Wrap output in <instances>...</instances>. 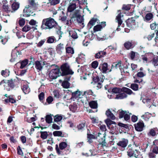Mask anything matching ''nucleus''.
Wrapping results in <instances>:
<instances>
[{
  "label": "nucleus",
  "mask_w": 158,
  "mask_h": 158,
  "mask_svg": "<svg viewBox=\"0 0 158 158\" xmlns=\"http://www.w3.org/2000/svg\"><path fill=\"white\" fill-rule=\"evenodd\" d=\"M57 25V23L53 19L49 18L43 19L41 27L44 29H51L56 26Z\"/></svg>",
  "instance_id": "1"
},
{
  "label": "nucleus",
  "mask_w": 158,
  "mask_h": 158,
  "mask_svg": "<svg viewBox=\"0 0 158 158\" xmlns=\"http://www.w3.org/2000/svg\"><path fill=\"white\" fill-rule=\"evenodd\" d=\"M60 69L61 71V75L62 76L73 75L74 73V72L70 68V66L67 63L63 64L61 66Z\"/></svg>",
  "instance_id": "2"
},
{
  "label": "nucleus",
  "mask_w": 158,
  "mask_h": 158,
  "mask_svg": "<svg viewBox=\"0 0 158 158\" xmlns=\"http://www.w3.org/2000/svg\"><path fill=\"white\" fill-rule=\"evenodd\" d=\"M105 122L109 129H110V127L111 128L110 130L112 131H110V133L112 134H114L117 129L115 123L109 119H106L105 120Z\"/></svg>",
  "instance_id": "3"
},
{
  "label": "nucleus",
  "mask_w": 158,
  "mask_h": 158,
  "mask_svg": "<svg viewBox=\"0 0 158 158\" xmlns=\"http://www.w3.org/2000/svg\"><path fill=\"white\" fill-rule=\"evenodd\" d=\"M67 144L65 142H62L60 143L59 145V148L57 144L56 145V153L58 155H63L64 154L62 150L66 148L67 146Z\"/></svg>",
  "instance_id": "4"
},
{
  "label": "nucleus",
  "mask_w": 158,
  "mask_h": 158,
  "mask_svg": "<svg viewBox=\"0 0 158 158\" xmlns=\"http://www.w3.org/2000/svg\"><path fill=\"white\" fill-rule=\"evenodd\" d=\"M61 73L59 68L52 69L49 74V77L51 80L56 79L59 76V73Z\"/></svg>",
  "instance_id": "5"
},
{
  "label": "nucleus",
  "mask_w": 158,
  "mask_h": 158,
  "mask_svg": "<svg viewBox=\"0 0 158 158\" xmlns=\"http://www.w3.org/2000/svg\"><path fill=\"white\" fill-rule=\"evenodd\" d=\"M105 137V132H102L101 133H98V135L94 133L93 134L90 133V132L87 133V138H95L99 137L100 138H103Z\"/></svg>",
  "instance_id": "6"
},
{
  "label": "nucleus",
  "mask_w": 158,
  "mask_h": 158,
  "mask_svg": "<svg viewBox=\"0 0 158 158\" xmlns=\"http://www.w3.org/2000/svg\"><path fill=\"white\" fill-rule=\"evenodd\" d=\"M34 8L30 6V5L26 6L23 10V15L26 17H29L31 15L32 13V10Z\"/></svg>",
  "instance_id": "7"
},
{
  "label": "nucleus",
  "mask_w": 158,
  "mask_h": 158,
  "mask_svg": "<svg viewBox=\"0 0 158 158\" xmlns=\"http://www.w3.org/2000/svg\"><path fill=\"white\" fill-rule=\"evenodd\" d=\"M45 61H39L36 60L35 62V64L36 69L38 71L42 70L43 66L45 64Z\"/></svg>",
  "instance_id": "8"
},
{
  "label": "nucleus",
  "mask_w": 158,
  "mask_h": 158,
  "mask_svg": "<svg viewBox=\"0 0 158 158\" xmlns=\"http://www.w3.org/2000/svg\"><path fill=\"white\" fill-rule=\"evenodd\" d=\"M123 15L122 14L120 13H119L117 16L116 17V22L118 23V28L116 29V30L117 31H119L120 30V29L119 28L123 23Z\"/></svg>",
  "instance_id": "9"
},
{
  "label": "nucleus",
  "mask_w": 158,
  "mask_h": 158,
  "mask_svg": "<svg viewBox=\"0 0 158 158\" xmlns=\"http://www.w3.org/2000/svg\"><path fill=\"white\" fill-rule=\"evenodd\" d=\"M20 54L19 52L15 49L13 50L12 52L10 61L13 62L15 61L18 57V55Z\"/></svg>",
  "instance_id": "10"
},
{
  "label": "nucleus",
  "mask_w": 158,
  "mask_h": 158,
  "mask_svg": "<svg viewBox=\"0 0 158 158\" xmlns=\"http://www.w3.org/2000/svg\"><path fill=\"white\" fill-rule=\"evenodd\" d=\"M124 46L126 49L129 50L135 47V45L132 41H128L124 43Z\"/></svg>",
  "instance_id": "11"
},
{
  "label": "nucleus",
  "mask_w": 158,
  "mask_h": 158,
  "mask_svg": "<svg viewBox=\"0 0 158 158\" xmlns=\"http://www.w3.org/2000/svg\"><path fill=\"white\" fill-rule=\"evenodd\" d=\"M134 126L135 129L136 131H141L143 130L144 124L142 121H139L136 124H135Z\"/></svg>",
  "instance_id": "12"
},
{
  "label": "nucleus",
  "mask_w": 158,
  "mask_h": 158,
  "mask_svg": "<svg viewBox=\"0 0 158 158\" xmlns=\"http://www.w3.org/2000/svg\"><path fill=\"white\" fill-rule=\"evenodd\" d=\"M76 1L73 0L70 3L68 8V11L69 12H71L73 11L76 8Z\"/></svg>",
  "instance_id": "13"
},
{
  "label": "nucleus",
  "mask_w": 158,
  "mask_h": 158,
  "mask_svg": "<svg viewBox=\"0 0 158 158\" xmlns=\"http://www.w3.org/2000/svg\"><path fill=\"white\" fill-rule=\"evenodd\" d=\"M64 44L61 43L58 44L56 48V50L57 52L59 54H61L64 50Z\"/></svg>",
  "instance_id": "14"
},
{
  "label": "nucleus",
  "mask_w": 158,
  "mask_h": 158,
  "mask_svg": "<svg viewBox=\"0 0 158 158\" xmlns=\"http://www.w3.org/2000/svg\"><path fill=\"white\" fill-rule=\"evenodd\" d=\"M99 69L103 73H106L108 69V64L106 63H104L100 65Z\"/></svg>",
  "instance_id": "15"
},
{
  "label": "nucleus",
  "mask_w": 158,
  "mask_h": 158,
  "mask_svg": "<svg viewBox=\"0 0 158 158\" xmlns=\"http://www.w3.org/2000/svg\"><path fill=\"white\" fill-rule=\"evenodd\" d=\"M106 54V52L105 50L102 51H99L95 54L94 57L96 59H100L104 57Z\"/></svg>",
  "instance_id": "16"
},
{
  "label": "nucleus",
  "mask_w": 158,
  "mask_h": 158,
  "mask_svg": "<svg viewBox=\"0 0 158 158\" xmlns=\"http://www.w3.org/2000/svg\"><path fill=\"white\" fill-rule=\"evenodd\" d=\"M135 18L132 17L128 19L126 21L127 25L128 27H130L132 25H135Z\"/></svg>",
  "instance_id": "17"
},
{
  "label": "nucleus",
  "mask_w": 158,
  "mask_h": 158,
  "mask_svg": "<svg viewBox=\"0 0 158 158\" xmlns=\"http://www.w3.org/2000/svg\"><path fill=\"white\" fill-rule=\"evenodd\" d=\"M90 107L92 109H96L98 107L97 101H91L89 102Z\"/></svg>",
  "instance_id": "18"
},
{
  "label": "nucleus",
  "mask_w": 158,
  "mask_h": 158,
  "mask_svg": "<svg viewBox=\"0 0 158 158\" xmlns=\"http://www.w3.org/2000/svg\"><path fill=\"white\" fill-rule=\"evenodd\" d=\"M124 140L120 141L117 143V145L123 148H125L127 145L128 141L127 139H123Z\"/></svg>",
  "instance_id": "19"
},
{
  "label": "nucleus",
  "mask_w": 158,
  "mask_h": 158,
  "mask_svg": "<svg viewBox=\"0 0 158 158\" xmlns=\"http://www.w3.org/2000/svg\"><path fill=\"white\" fill-rule=\"evenodd\" d=\"M77 107L78 105L75 102L70 105L69 106L70 110L73 112H75L77 111Z\"/></svg>",
  "instance_id": "20"
},
{
  "label": "nucleus",
  "mask_w": 158,
  "mask_h": 158,
  "mask_svg": "<svg viewBox=\"0 0 158 158\" xmlns=\"http://www.w3.org/2000/svg\"><path fill=\"white\" fill-rule=\"evenodd\" d=\"M28 5L34 9L38 5L37 2L35 0H28Z\"/></svg>",
  "instance_id": "21"
},
{
  "label": "nucleus",
  "mask_w": 158,
  "mask_h": 158,
  "mask_svg": "<svg viewBox=\"0 0 158 158\" xmlns=\"http://www.w3.org/2000/svg\"><path fill=\"white\" fill-rule=\"evenodd\" d=\"M106 114L108 117L110 118L112 120H114L115 117L113 114L110 111L109 109H108L106 112Z\"/></svg>",
  "instance_id": "22"
},
{
  "label": "nucleus",
  "mask_w": 158,
  "mask_h": 158,
  "mask_svg": "<svg viewBox=\"0 0 158 158\" xmlns=\"http://www.w3.org/2000/svg\"><path fill=\"white\" fill-rule=\"evenodd\" d=\"M77 18V20L78 21V19H80L81 18V16L80 15L79 13V10H76L74 12V13L73 15V16L71 17L72 19H73L74 18Z\"/></svg>",
  "instance_id": "23"
},
{
  "label": "nucleus",
  "mask_w": 158,
  "mask_h": 158,
  "mask_svg": "<svg viewBox=\"0 0 158 158\" xmlns=\"http://www.w3.org/2000/svg\"><path fill=\"white\" fill-rule=\"evenodd\" d=\"M82 93L80 91H76L72 93V95L75 98H81Z\"/></svg>",
  "instance_id": "24"
},
{
  "label": "nucleus",
  "mask_w": 158,
  "mask_h": 158,
  "mask_svg": "<svg viewBox=\"0 0 158 158\" xmlns=\"http://www.w3.org/2000/svg\"><path fill=\"white\" fill-rule=\"evenodd\" d=\"M31 28L33 29V30L36 29V28L35 27H31V26H30L28 25H26L22 28V31H23L26 32H27L28 31H29L30 30H31Z\"/></svg>",
  "instance_id": "25"
},
{
  "label": "nucleus",
  "mask_w": 158,
  "mask_h": 158,
  "mask_svg": "<svg viewBox=\"0 0 158 158\" xmlns=\"http://www.w3.org/2000/svg\"><path fill=\"white\" fill-rule=\"evenodd\" d=\"M69 35L73 39H76L78 38V36L77 33L74 30L69 31Z\"/></svg>",
  "instance_id": "26"
},
{
  "label": "nucleus",
  "mask_w": 158,
  "mask_h": 158,
  "mask_svg": "<svg viewBox=\"0 0 158 158\" xmlns=\"http://www.w3.org/2000/svg\"><path fill=\"white\" fill-rule=\"evenodd\" d=\"M19 7V3L18 2L13 3L11 5V8L14 11L17 10Z\"/></svg>",
  "instance_id": "27"
},
{
  "label": "nucleus",
  "mask_w": 158,
  "mask_h": 158,
  "mask_svg": "<svg viewBox=\"0 0 158 158\" xmlns=\"http://www.w3.org/2000/svg\"><path fill=\"white\" fill-rule=\"evenodd\" d=\"M65 50L67 53L70 54L74 53V50L73 48L71 47H66Z\"/></svg>",
  "instance_id": "28"
},
{
  "label": "nucleus",
  "mask_w": 158,
  "mask_h": 158,
  "mask_svg": "<svg viewBox=\"0 0 158 158\" xmlns=\"http://www.w3.org/2000/svg\"><path fill=\"white\" fill-rule=\"evenodd\" d=\"M23 91L25 94H28L30 92V89L27 85H23L22 88Z\"/></svg>",
  "instance_id": "29"
},
{
  "label": "nucleus",
  "mask_w": 158,
  "mask_h": 158,
  "mask_svg": "<svg viewBox=\"0 0 158 158\" xmlns=\"http://www.w3.org/2000/svg\"><path fill=\"white\" fill-rule=\"evenodd\" d=\"M93 80L95 83L100 82H103L104 81V80L102 78H101V77H100L98 76L94 77L93 78Z\"/></svg>",
  "instance_id": "30"
},
{
  "label": "nucleus",
  "mask_w": 158,
  "mask_h": 158,
  "mask_svg": "<svg viewBox=\"0 0 158 158\" xmlns=\"http://www.w3.org/2000/svg\"><path fill=\"white\" fill-rule=\"evenodd\" d=\"M14 80L11 79L8 80L7 82V84L8 86L10 87L11 89H13L15 86V85L14 84Z\"/></svg>",
  "instance_id": "31"
},
{
  "label": "nucleus",
  "mask_w": 158,
  "mask_h": 158,
  "mask_svg": "<svg viewBox=\"0 0 158 158\" xmlns=\"http://www.w3.org/2000/svg\"><path fill=\"white\" fill-rule=\"evenodd\" d=\"M121 60H119L117 62H116L114 63L112 65L113 66H114V67L116 68H119L121 70V73L122 74L123 72L122 71V70L121 69Z\"/></svg>",
  "instance_id": "32"
},
{
  "label": "nucleus",
  "mask_w": 158,
  "mask_h": 158,
  "mask_svg": "<svg viewBox=\"0 0 158 158\" xmlns=\"http://www.w3.org/2000/svg\"><path fill=\"white\" fill-rule=\"evenodd\" d=\"M127 96V94L125 93H123L117 95L116 98L118 99H123L126 98Z\"/></svg>",
  "instance_id": "33"
},
{
  "label": "nucleus",
  "mask_w": 158,
  "mask_h": 158,
  "mask_svg": "<svg viewBox=\"0 0 158 158\" xmlns=\"http://www.w3.org/2000/svg\"><path fill=\"white\" fill-rule=\"evenodd\" d=\"M56 39L55 37L53 36H50L47 38V43L49 44L52 43L55 41Z\"/></svg>",
  "instance_id": "34"
},
{
  "label": "nucleus",
  "mask_w": 158,
  "mask_h": 158,
  "mask_svg": "<svg viewBox=\"0 0 158 158\" xmlns=\"http://www.w3.org/2000/svg\"><path fill=\"white\" fill-rule=\"evenodd\" d=\"M123 90L124 93L129 95H131L133 93V92L131 89L126 87L123 88Z\"/></svg>",
  "instance_id": "35"
},
{
  "label": "nucleus",
  "mask_w": 158,
  "mask_h": 158,
  "mask_svg": "<svg viewBox=\"0 0 158 158\" xmlns=\"http://www.w3.org/2000/svg\"><path fill=\"white\" fill-rule=\"evenodd\" d=\"M54 121L55 122H58L60 121L62 119V117L58 114L55 116L54 117Z\"/></svg>",
  "instance_id": "36"
},
{
  "label": "nucleus",
  "mask_w": 158,
  "mask_h": 158,
  "mask_svg": "<svg viewBox=\"0 0 158 158\" xmlns=\"http://www.w3.org/2000/svg\"><path fill=\"white\" fill-rule=\"evenodd\" d=\"M9 71L7 69L5 70H2L1 71L2 75L4 77H6L8 76L9 75Z\"/></svg>",
  "instance_id": "37"
},
{
  "label": "nucleus",
  "mask_w": 158,
  "mask_h": 158,
  "mask_svg": "<svg viewBox=\"0 0 158 158\" xmlns=\"http://www.w3.org/2000/svg\"><path fill=\"white\" fill-rule=\"evenodd\" d=\"M62 85L63 88L66 89L68 88L70 86L69 83L66 81H63Z\"/></svg>",
  "instance_id": "38"
},
{
  "label": "nucleus",
  "mask_w": 158,
  "mask_h": 158,
  "mask_svg": "<svg viewBox=\"0 0 158 158\" xmlns=\"http://www.w3.org/2000/svg\"><path fill=\"white\" fill-rule=\"evenodd\" d=\"M52 118L50 115H48L46 117L45 120L47 123H50L52 122Z\"/></svg>",
  "instance_id": "39"
},
{
  "label": "nucleus",
  "mask_w": 158,
  "mask_h": 158,
  "mask_svg": "<svg viewBox=\"0 0 158 158\" xmlns=\"http://www.w3.org/2000/svg\"><path fill=\"white\" fill-rule=\"evenodd\" d=\"M153 17V15L151 13H148L145 16V19L147 21H149Z\"/></svg>",
  "instance_id": "40"
},
{
  "label": "nucleus",
  "mask_w": 158,
  "mask_h": 158,
  "mask_svg": "<svg viewBox=\"0 0 158 158\" xmlns=\"http://www.w3.org/2000/svg\"><path fill=\"white\" fill-rule=\"evenodd\" d=\"M46 41V39L41 40L37 44V47H41L44 44Z\"/></svg>",
  "instance_id": "41"
},
{
  "label": "nucleus",
  "mask_w": 158,
  "mask_h": 158,
  "mask_svg": "<svg viewBox=\"0 0 158 158\" xmlns=\"http://www.w3.org/2000/svg\"><path fill=\"white\" fill-rule=\"evenodd\" d=\"M97 21V19L93 18L89 21L88 24V25L89 26V25H91L90 27H91L92 26H93L95 24V23Z\"/></svg>",
  "instance_id": "42"
},
{
  "label": "nucleus",
  "mask_w": 158,
  "mask_h": 158,
  "mask_svg": "<svg viewBox=\"0 0 158 158\" xmlns=\"http://www.w3.org/2000/svg\"><path fill=\"white\" fill-rule=\"evenodd\" d=\"M53 135L54 136H63L62 132L59 131H55L53 132Z\"/></svg>",
  "instance_id": "43"
},
{
  "label": "nucleus",
  "mask_w": 158,
  "mask_h": 158,
  "mask_svg": "<svg viewBox=\"0 0 158 158\" xmlns=\"http://www.w3.org/2000/svg\"><path fill=\"white\" fill-rule=\"evenodd\" d=\"M0 40L2 43L4 44L7 41L8 39L6 37L1 36H0Z\"/></svg>",
  "instance_id": "44"
},
{
  "label": "nucleus",
  "mask_w": 158,
  "mask_h": 158,
  "mask_svg": "<svg viewBox=\"0 0 158 158\" xmlns=\"http://www.w3.org/2000/svg\"><path fill=\"white\" fill-rule=\"evenodd\" d=\"M127 113L126 111H119V118H122L124 117V115Z\"/></svg>",
  "instance_id": "45"
},
{
  "label": "nucleus",
  "mask_w": 158,
  "mask_h": 158,
  "mask_svg": "<svg viewBox=\"0 0 158 158\" xmlns=\"http://www.w3.org/2000/svg\"><path fill=\"white\" fill-rule=\"evenodd\" d=\"M102 28V27L101 25H97L94 27V31H100Z\"/></svg>",
  "instance_id": "46"
},
{
  "label": "nucleus",
  "mask_w": 158,
  "mask_h": 158,
  "mask_svg": "<svg viewBox=\"0 0 158 158\" xmlns=\"http://www.w3.org/2000/svg\"><path fill=\"white\" fill-rule=\"evenodd\" d=\"M21 64V68L22 69L25 67L28 63L27 60L26 59L20 62Z\"/></svg>",
  "instance_id": "47"
},
{
  "label": "nucleus",
  "mask_w": 158,
  "mask_h": 158,
  "mask_svg": "<svg viewBox=\"0 0 158 158\" xmlns=\"http://www.w3.org/2000/svg\"><path fill=\"white\" fill-rule=\"evenodd\" d=\"M130 87L133 90L136 91L138 89V85L136 84H132L131 85Z\"/></svg>",
  "instance_id": "48"
},
{
  "label": "nucleus",
  "mask_w": 158,
  "mask_h": 158,
  "mask_svg": "<svg viewBox=\"0 0 158 158\" xmlns=\"http://www.w3.org/2000/svg\"><path fill=\"white\" fill-rule=\"evenodd\" d=\"M102 140V142H99L100 144H101L103 147H107L108 146V144L106 141L105 139H101Z\"/></svg>",
  "instance_id": "49"
},
{
  "label": "nucleus",
  "mask_w": 158,
  "mask_h": 158,
  "mask_svg": "<svg viewBox=\"0 0 158 158\" xmlns=\"http://www.w3.org/2000/svg\"><path fill=\"white\" fill-rule=\"evenodd\" d=\"M3 10L6 12H10V9L9 6L8 5H4L2 6Z\"/></svg>",
  "instance_id": "50"
},
{
  "label": "nucleus",
  "mask_w": 158,
  "mask_h": 158,
  "mask_svg": "<svg viewBox=\"0 0 158 158\" xmlns=\"http://www.w3.org/2000/svg\"><path fill=\"white\" fill-rule=\"evenodd\" d=\"M98 65V63L97 61H94L92 62L91 64L92 67L94 69H96Z\"/></svg>",
  "instance_id": "51"
},
{
  "label": "nucleus",
  "mask_w": 158,
  "mask_h": 158,
  "mask_svg": "<svg viewBox=\"0 0 158 158\" xmlns=\"http://www.w3.org/2000/svg\"><path fill=\"white\" fill-rule=\"evenodd\" d=\"M53 94L54 97L56 98H58L60 97L59 91L57 90H55L53 92Z\"/></svg>",
  "instance_id": "52"
},
{
  "label": "nucleus",
  "mask_w": 158,
  "mask_h": 158,
  "mask_svg": "<svg viewBox=\"0 0 158 158\" xmlns=\"http://www.w3.org/2000/svg\"><path fill=\"white\" fill-rule=\"evenodd\" d=\"M102 82H100L95 84V85L97 89H98L102 87Z\"/></svg>",
  "instance_id": "53"
},
{
  "label": "nucleus",
  "mask_w": 158,
  "mask_h": 158,
  "mask_svg": "<svg viewBox=\"0 0 158 158\" xmlns=\"http://www.w3.org/2000/svg\"><path fill=\"white\" fill-rule=\"evenodd\" d=\"M131 5H124L122 7V9L125 10H129L131 9Z\"/></svg>",
  "instance_id": "54"
},
{
  "label": "nucleus",
  "mask_w": 158,
  "mask_h": 158,
  "mask_svg": "<svg viewBox=\"0 0 158 158\" xmlns=\"http://www.w3.org/2000/svg\"><path fill=\"white\" fill-rule=\"evenodd\" d=\"M153 64L155 66L158 65V56L155 57L153 61Z\"/></svg>",
  "instance_id": "55"
},
{
  "label": "nucleus",
  "mask_w": 158,
  "mask_h": 158,
  "mask_svg": "<svg viewBox=\"0 0 158 158\" xmlns=\"http://www.w3.org/2000/svg\"><path fill=\"white\" fill-rule=\"evenodd\" d=\"M134 153V152L132 150V149H129L127 151V155L130 156H132Z\"/></svg>",
  "instance_id": "56"
},
{
  "label": "nucleus",
  "mask_w": 158,
  "mask_h": 158,
  "mask_svg": "<svg viewBox=\"0 0 158 158\" xmlns=\"http://www.w3.org/2000/svg\"><path fill=\"white\" fill-rule=\"evenodd\" d=\"M60 0H51L50 3L51 5H55L59 3Z\"/></svg>",
  "instance_id": "57"
},
{
  "label": "nucleus",
  "mask_w": 158,
  "mask_h": 158,
  "mask_svg": "<svg viewBox=\"0 0 158 158\" xmlns=\"http://www.w3.org/2000/svg\"><path fill=\"white\" fill-rule=\"evenodd\" d=\"M48 133L46 132H42L41 133V138H46L48 136Z\"/></svg>",
  "instance_id": "58"
},
{
  "label": "nucleus",
  "mask_w": 158,
  "mask_h": 158,
  "mask_svg": "<svg viewBox=\"0 0 158 158\" xmlns=\"http://www.w3.org/2000/svg\"><path fill=\"white\" fill-rule=\"evenodd\" d=\"M137 140H133L134 143L136 147H138L139 145L141 142L139 140V139H136Z\"/></svg>",
  "instance_id": "59"
},
{
  "label": "nucleus",
  "mask_w": 158,
  "mask_h": 158,
  "mask_svg": "<svg viewBox=\"0 0 158 158\" xmlns=\"http://www.w3.org/2000/svg\"><path fill=\"white\" fill-rule=\"evenodd\" d=\"M84 94L85 95H93V92L91 90H88L84 92Z\"/></svg>",
  "instance_id": "60"
},
{
  "label": "nucleus",
  "mask_w": 158,
  "mask_h": 158,
  "mask_svg": "<svg viewBox=\"0 0 158 158\" xmlns=\"http://www.w3.org/2000/svg\"><path fill=\"white\" fill-rule=\"evenodd\" d=\"M53 100V98L51 96H49L46 99V101L49 104H51Z\"/></svg>",
  "instance_id": "61"
},
{
  "label": "nucleus",
  "mask_w": 158,
  "mask_h": 158,
  "mask_svg": "<svg viewBox=\"0 0 158 158\" xmlns=\"http://www.w3.org/2000/svg\"><path fill=\"white\" fill-rule=\"evenodd\" d=\"M136 53L133 51H131L130 54V58L132 60H133L135 56Z\"/></svg>",
  "instance_id": "62"
},
{
  "label": "nucleus",
  "mask_w": 158,
  "mask_h": 158,
  "mask_svg": "<svg viewBox=\"0 0 158 158\" xmlns=\"http://www.w3.org/2000/svg\"><path fill=\"white\" fill-rule=\"evenodd\" d=\"M85 126V124L81 123L77 126V127L79 130H82Z\"/></svg>",
  "instance_id": "63"
},
{
  "label": "nucleus",
  "mask_w": 158,
  "mask_h": 158,
  "mask_svg": "<svg viewBox=\"0 0 158 158\" xmlns=\"http://www.w3.org/2000/svg\"><path fill=\"white\" fill-rule=\"evenodd\" d=\"M25 23V21L23 19H21L19 20V25L20 26H23Z\"/></svg>",
  "instance_id": "64"
}]
</instances>
